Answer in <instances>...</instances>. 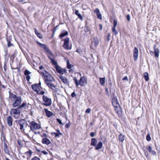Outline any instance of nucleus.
<instances>
[{
    "label": "nucleus",
    "instance_id": "obj_19",
    "mask_svg": "<svg viewBox=\"0 0 160 160\" xmlns=\"http://www.w3.org/2000/svg\"><path fill=\"white\" fill-rule=\"evenodd\" d=\"M91 146H95L96 145V143L97 142V141L96 139L92 138L91 140Z\"/></svg>",
    "mask_w": 160,
    "mask_h": 160
},
{
    "label": "nucleus",
    "instance_id": "obj_18",
    "mask_svg": "<svg viewBox=\"0 0 160 160\" xmlns=\"http://www.w3.org/2000/svg\"><path fill=\"white\" fill-rule=\"evenodd\" d=\"M147 149L150 153L152 155H155L156 154V152L154 150H152V148L151 146H149Z\"/></svg>",
    "mask_w": 160,
    "mask_h": 160
},
{
    "label": "nucleus",
    "instance_id": "obj_27",
    "mask_svg": "<svg viewBox=\"0 0 160 160\" xmlns=\"http://www.w3.org/2000/svg\"><path fill=\"white\" fill-rule=\"evenodd\" d=\"M35 34H36L37 36L40 38H42V34L39 32L38 31L35 29Z\"/></svg>",
    "mask_w": 160,
    "mask_h": 160
},
{
    "label": "nucleus",
    "instance_id": "obj_31",
    "mask_svg": "<svg viewBox=\"0 0 160 160\" xmlns=\"http://www.w3.org/2000/svg\"><path fill=\"white\" fill-rule=\"evenodd\" d=\"M62 133H57L55 132H53L52 133V135H54L55 137H59V135H62Z\"/></svg>",
    "mask_w": 160,
    "mask_h": 160
},
{
    "label": "nucleus",
    "instance_id": "obj_4",
    "mask_svg": "<svg viewBox=\"0 0 160 160\" xmlns=\"http://www.w3.org/2000/svg\"><path fill=\"white\" fill-rule=\"evenodd\" d=\"M41 83L40 81L38 84L32 85V89L37 92V93L39 95H43L44 91L41 90L42 88L41 86Z\"/></svg>",
    "mask_w": 160,
    "mask_h": 160
},
{
    "label": "nucleus",
    "instance_id": "obj_25",
    "mask_svg": "<svg viewBox=\"0 0 160 160\" xmlns=\"http://www.w3.org/2000/svg\"><path fill=\"white\" fill-rule=\"evenodd\" d=\"M154 48V52L155 53V55L156 57H158L159 54V50L158 48H155V47Z\"/></svg>",
    "mask_w": 160,
    "mask_h": 160
},
{
    "label": "nucleus",
    "instance_id": "obj_14",
    "mask_svg": "<svg viewBox=\"0 0 160 160\" xmlns=\"http://www.w3.org/2000/svg\"><path fill=\"white\" fill-rule=\"evenodd\" d=\"M42 142L44 144H46L47 145H49L51 143L50 141L47 138H43L42 140Z\"/></svg>",
    "mask_w": 160,
    "mask_h": 160
},
{
    "label": "nucleus",
    "instance_id": "obj_28",
    "mask_svg": "<svg viewBox=\"0 0 160 160\" xmlns=\"http://www.w3.org/2000/svg\"><path fill=\"white\" fill-rule=\"evenodd\" d=\"M51 60V62L52 64L55 66V67L58 65L56 61L54 59V58L50 59Z\"/></svg>",
    "mask_w": 160,
    "mask_h": 160
},
{
    "label": "nucleus",
    "instance_id": "obj_39",
    "mask_svg": "<svg viewBox=\"0 0 160 160\" xmlns=\"http://www.w3.org/2000/svg\"><path fill=\"white\" fill-rule=\"evenodd\" d=\"M117 23H118V21L116 20H114L113 21V28H116V27L117 26Z\"/></svg>",
    "mask_w": 160,
    "mask_h": 160
},
{
    "label": "nucleus",
    "instance_id": "obj_20",
    "mask_svg": "<svg viewBox=\"0 0 160 160\" xmlns=\"http://www.w3.org/2000/svg\"><path fill=\"white\" fill-rule=\"evenodd\" d=\"M4 150L5 152L7 154H9V150L8 148V146L6 143H4Z\"/></svg>",
    "mask_w": 160,
    "mask_h": 160
},
{
    "label": "nucleus",
    "instance_id": "obj_52",
    "mask_svg": "<svg viewBox=\"0 0 160 160\" xmlns=\"http://www.w3.org/2000/svg\"><path fill=\"white\" fill-rule=\"evenodd\" d=\"M42 137H43V138L47 137V135L46 134L44 133V134H43V135H42Z\"/></svg>",
    "mask_w": 160,
    "mask_h": 160
},
{
    "label": "nucleus",
    "instance_id": "obj_55",
    "mask_svg": "<svg viewBox=\"0 0 160 160\" xmlns=\"http://www.w3.org/2000/svg\"><path fill=\"white\" fill-rule=\"evenodd\" d=\"M58 132V133H61L60 131V130L59 129H57L56 130Z\"/></svg>",
    "mask_w": 160,
    "mask_h": 160
},
{
    "label": "nucleus",
    "instance_id": "obj_26",
    "mask_svg": "<svg viewBox=\"0 0 160 160\" xmlns=\"http://www.w3.org/2000/svg\"><path fill=\"white\" fill-rule=\"evenodd\" d=\"M75 13L81 20H82L83 18L81 15L79 13L78 10H76Z\"/></svg>",
    "mask_w": 160,
    "mask_h": 160
},
{
    "label": "nucleus",
    "instance_id": "obj_16",
    "mask_svg": "<svg viewBox=\"0 0 160 160\" xmlns=\"http://www.w3.org/2000/svg\"><path fill=\"white\" fill-rule=\"evenodd\" d=\"M46 52L47 53L48 57L50 59L54 58V55L49 49H48L47 51H46Z\"/></svg>",
    "mask_w": 160,
    "mask_h": 160
},
{
    "label": "nucleus",
    "instance_id": "obj_40",
    "mask_svg": "<svg viewBox=\"0 0 160 160\" xmlns=\"http://www.w3.org/2000/svg\"><path fill=\"white\" fill-rule=\"evenodd\" d=\"M147 140L148 141H150L151 140V137L149 134H148L146 136Z\"/></svg>",
    "mask_w": 160,
    "mask_h": 160
},
{
    "label": "nucleus",
    "instance_id": "obj_54",
    "mask_svg": "<svg viewBox=\"0 0 160 160\" xmlns=\"http://www.w3.org/2000/svg\"><path fill=\"white\" fill-rule=\"evenodd\" d=\"M69 72L70 73H72V72H73L72 70V69H70L69 70Z\"/></svg>",
    "mask_w": 160,
    "mask_h": 160
},
{
    "label": "nucleus",
    "instance_id": "obj_45",
    "mask_svg": "<svg viewBox=\"0 0 160 160\" xmlns=\"http://www.w3.org/2000/svg\"><path fill=\"white\" fill-rule=\"evenodd\" d=\"M127 19L128 20V21H130V15H128L127 16Z\"/></svg>",
    "mask_w": 160,
    "mask_h": 160
},
{
    "label": "nucleus",
    "instance_id": "obj_56",
    "mask_svg": "<svg viewBox=\"0 0 160 160\" xmlns=\"http://www.w3.org/2000/svg\"><path fill=\"white\" fill-rule=\"evenodd\" d=\"M43 67L42 66H41L40 67H39V68L40 69H42V68H43Z\"/></svg>",
    "mask_w": 160,
    "mask_h": 160
},
{
    "label": "nucleus",
    "instance_id": "obj_10",
    "mask_svg": "<svg viewBox=\"0 0 160 160\" xmlns=\"http://www.w3.org/2000/svg\"><path fill=\"white\" fill-rule=\"evenodd\" d=\"M64 43L63 47L64 48L67 50H70L71 47L69 45V38H66L64 40Z\"/></svg>",
    "mask_w": 160,
    "mask_h": 160
},
{
    "label": "nucleus",
    "instance_id": "obj_50",
    "mask_svg": "<svg viewBox=\"0 0 160 160\" xmlns=\"http://www.w3.org/2000/svg\"><path fill=\"white\" fill-rule=\"evenodd\" d=\"M70 125L69 123L66 124L65 125L66 128H68L70 127Z\"/></svg>",
    "mask_w": 160,
    "mask_h": 160
},
{
    "label": "nucleus",
    "instance_id": "obj_7",
    "mask_svg": "<svg viewBox=\"0 0 160 160\" xmlns=\"http://www.w3.org/2000/svg\"><path fill=\"white\" fill-rule=\"evenodd\" d=\"M20 109L17 107L16 108L12 109L10 111V114L15 119L18 118L20 115Z\"/></svg>",
    "mask_w": 160,
    "mask_h": 160
},
{
    "label": "nucleus",
    "instance_id": "obj_44",
    "mask_svg": "<svg viewBox=\"0 0 160 160\" xmlns=\"http://www.w3.org/2000/svg\"><path fill=\"white\" fill-rule=\"evenodd\" d=\"M26 76V78L27 80L28 81H29L30 80V79H31L30 76H29V75Z\"/></svg>",
    "mask_w": 160,
    "mask_h": 160
},
{
    "label": "nucleus",
    "instance_id": "obj_53",
    "mask_svg": "<svg viewBox=\"0 0 160 160\" xmlns=\"http://www.w3.org/2000/svg\"><path fill=\"white\" fill-rule=\"evenodd\" d=\"M99 26L100 27V30H102V25L101 24H100L99 25Z\"/></svg>",
    "mask_w": 160,
    "mask_h": 160
},
{
    "label": "nucleus",
    "instance_id": "obj_59",
    "mask_svg": "<svg viewBox=\"0 0 160 160\" xmlns=\"http://www.w3.org/2000/svg\"><path fill=\"white\" fill-rule=\"evenodd\" d=\"M6 160H10L8 158H6Z\"/></svg>",
    "mask_w": 160,
    "mask_h": 160
},
{
    "label": "nucleus",
    "instance_id": "obj_23",
    "mask_svg": "<svg viewBox=\"0 0 160 160\" xmlns=\"http://www.w3.org/2000/svg\"><path fill=\"white\" fill-rule=\"evenodd\" d=\"M100 83L102 86H103L105 82V78H99Z\"/></svg>",
    "mask_w": 160,
    "mask_h": 160
},
{
    "label": "nucleus",
    "instance_id": "obj_22",
    "mask_svg": "<svg viewBox=\"0 0 160 160\" xmlns=\"http://www.w3.org/2000/svg\"><path fill=\"white\" fill-rule=\"evenodd\" d=\"M55 67H56L57 71V72H58L59 73H60V74H63V71L62 70V69L60 67H59L58 65L56 66Z\"/></svg>",
    "mask_w": 160,
    "mask_h": 160
},
{
    "label": "nucleus",
    "instance_id": "obj_30",
    "mask_svg": "<svg viewBox=\"0 0 160 160\" xmlns=\"http://www.w3.org/2000/svg\"><path fill=\"white\" fill-rule=\"evenodd\" d=\"M119 140L122 142L124 139V137L122 134H120L118 137Z\"/></svg>",
    "mask_w": 160,
    "mask_h": 160
},
{
    "label": "nucleus",
    "instance_id": "obj_15",
    "mask_svg": "<svg viewBox=\"0 0 160 160\" xmlns=\"http://www.w3.org/2000/svg\"><path fill=\"white\" fill-rule=\"evenodd\" d=\"M94 12L96 13L97 17L98 18L100 19H102V15L98 9L96 8L94 11Z\"/></svg>",
    "mask_w": 160,
    "mask_h": 160
},
{
    "label": "nucleus",
    "instance_id": "obj_5",
    "mask_svg": "<svg viewBox=\"0 0 160 160\" xmlns=\"http://www.w3.org/2000/svg\"><path fill=\"white\" fill-rule=\"evenodd\" d=\"M16 122L17 123V125L20 126V129L22 132H25V129L24 128V126L27 127L28 123L27 121L24 119H21L19 120H17Z\"/></svg>",
    "mask_w": 160,
    "mask_h": 160
},
{
    "label": "nucleus",
    "instance_id": "obj_49",
    "mask_svg": "<svg viewBox=\"0 0 160 160\" xmlns=\"http://www.w3.org/2000/svg\"><path fill=\"white\" fill-rule=\"evenodd\" d=\"M8 47H10L12 45V44L10 42H8Z\"/></svg>",
    "mask_w": 160,
    "mask_h": 160
},
{
    "label": "nucleus",
    "instance_id": "obj_57",
    "mask_svg": "<svg viewBox=\"0 0 160 160\" xmlns=\"http://www.w3.org/2000/svg\"><path fill=\"white\" fill-rule=\"evenodd\" d=\"M4 68L5 70H6V66H5L4 67Z\"/></svg>",
    "mask_w": 160,
    "mask_h": 160
},
{
    "label": "nucleus",
    "instance_id": "obj_12",
    "mask_svg": "<svg viewBox=\"0 0 160 160\" xmlns=\"http://www.w3.org/2000/svg\"><path fill=\"white\" fill-rule=\"evenodd\" d=\"M7 124L9 127L12 126V124L13 119L10 116H8L7 118Z\"/></svg>",
    "mask_w": 160,
    "mask_h": 160
},
{
    "label": "nucleus",
    "instance_id": "obj_24",
    "mask_svg": "<svg viewBox=\"0 0 160 160\" xmlns=\"http://www.w3.org/2000/svg\"><path fill=\"white\" fill-rule=\"evenodd\" d=\"M68 34V32L67 31H64L62 32L61 34L59 35V37L61 38H62L66 35Z\"/></svg>",
    "mask_w": 160,
    "mask_h": 160
},
{
    "label": "nucleus",
    "instance_id": "obj_17",
    "mask_svg": "<svg viewBox=\"0 0 160 160\" xmlns=\"http://www.w3.org/2000/svg\"><path fill=\"white\" fill-rule=\"evenodd\" d=\"M44 112L46 113V115L48 117H50L53 114V113L52 112L49 111L48 109L46 108L44 109Z\"/></svg>",
    "mask_w": 160,
    "mask_h": 160
},
{
    "label": "nucleus",
    "instance_id": "obj_33",
    "mask_svg": "<svg viewBox=\"0 0 160 160\" xmlns=\"http://www.w3.org/2000/svg\"><path fill=\"white\" fill-rule=\"evenodd\" d=\"M67 68H68L70 69L73 66L69 62V61L68 59H67Z\"/></svg>",
    "mask_w": 160,
    "mask_h": 160
},
{
    "label": "nucleus",
    "instance_id": "obj_34",
    "mask_svg": "<svg viewBox=\"0 0 160 160\" xmlns=\"http://www.w3.org/2000/svg\"><path fill=\"white\" fill-rule=\"evenodd\" d=\"M32 153V151L30 150L29 152H25V154L28 156V157H30L31 156Z\"/></svg>",
    "mask_w": 160,
    "mask_h": 160
},
{
    "label": "nucleus",
    "instance_id": "obj_9",
    "mask_svg": "<svg viewBox=\"0 0 160 160\" xmlns=\"http://www.w3.org/2000/svg\"><path fill=\"white\" fill-rule=\"evenodd\" d=\"M43 100V104L47 106H50L52 104V100L51 98L48 97L43 95L42 97Z\"/></svg>",
    "mask_w": 160,
    "mask_h": 160
},
{
    "label": "nucleus",
    "instance_id": "obj_41",
    "mask_svg": "<svg viewBox=\"0 0 160 160\" xmlns=\"http://www.w3.org/2000/svg\"><path fill=\"white\" fill-rule=\"evenodd\" d=\"M57 121L60 124L62 125H63L64 124L62 123V121L61 119L59 118H57Z\"/></svg>",
    "mask_w": 160,
    "mask_h": 160
},
{
    "label": "nucleus",
    "instance_id": "obj_43",
    "mask_svg": "<svg viewBox=\"0 0 160 160\" xmlns=\"http://www.w3.org/2000/svg\"><path fill=\"white\" fill-rule=\"evenodd\" d=\"M91 111V109L90 108H88L85 111V112L86 113H89Z\"/></svg>",
    "mask_w": 160,
    "mask_h": 160
},
{
    "label": "nucleus",
    "instance_id": "obj_60",
    "mask_svg": "<svg viewBox=\"0 0 160 160\" xmlns=\"http://www.w3.org/2000/svg\"><path fill=\"white\" fill-rule=\"evenodd\" d=\"M110 34L109 33V34H108V36H110Z\"/></svg>",
    "mask_w": 160,
    "mask_h": 160
},
{
    "label": "nucleus",
    "instance_id": "obj_37",
    "mask_svg": "<svg viewBox=\"0 0 160 160\" xmlns=\"http://www.w3.org/2000/svg\"><path fill=\"white\" fill-rule=\"evenodd\" d=\"M31 73V72L28 70H26L24 71V74L25 76L29 75Z\"/></svg>",
    "mask_w": 160,
    "mask_h": 160
},
{
    "label": "nucleus",
    "instance_id": "obj_47",
    "mask_svg": "<svg viewBox=\"0 0 160 160\" xmlns=\"http://www.w3.org/2000/svg\"><path fill=\"white\" fill-rule=\"evenodd\" d=\"M122 80H126V81H128V77L127 76L125 77L124 78H123L122 79Z\"/></svg>",
    "mask_w": 160,
    "mask_h": 160
},
{
    "label": "nucleus",
    "instance_id": "obj_11",
    "mask_svg": "<svg viewBox=\"0 0 160 160\" xmlns=\"http://www.w3.org/2000/svg\"><path fill=\"white\" fill-rule=\"evenodd\" d=\"M138 50L137 47H135L133 51V58L135 61L137 60L138 57Z\"/></svg>",
    "mask_w": 160,
    "mask_h": 160
},
{
    "label": "nucleus",
    "instance_id": "obj_13",
    "mask_svg": "<svg viewBox=\"0 0 160 160\" xmlns=\"http://www.w3.org/2000/svg\"><path fill=\"white\" fill-rule=\"evenodd\" d=\"M60 78L61 79V81L65 85L69 86V82L68 79L65 77L62 76H61L60 77Z\"/></svg>",
    "mask_w": 160,
    "mask_h": 160
},
{
    "label": "nucleus",
    "instance_id": "obj_29",
    "mask_svg": "<svg viewBox=\"0 0 160 160\" xmlns=\"http://www.w3.org/2000/svg\"><path fill=\"white\" fill-rule=\"evenodd\" d=\"M145 80L146 81H148L149 80V78L148 77V74L147 72H145L143 74Z\"/></svg>",
    "mask_w": 160,
    "mask_h": 160
},
{
    "label": "nucleus",
    "instance_id": "obj_48",
    "mask_svg": "<svg viewBox=\"0 0 160 160\" xmlns=\"http://www.w3.org/2000/svg\"><path fill=\"white\" fill-rule=\"evenodd\" d=\"M71 96L72 97H74L76 96V94L74 92H73L71 94Z\"/></svg>",
    "mask_w": 160,
    "mask_h": 160
},
{
    "label": "nucleus",
    "instance_id": "obj_21",
    "mask_svg": "<svg viewBox=\"0 0 160 160\" xmlns=\"http://www.w3.org/2000/svg\"><path fill=\"white\" fill-rule=\"evenodd\" d=\"M102 146V144L101 142H99L98 145L96 146L95 149L98 150L101 149Z\"/></svg>",
    "mask_w": 160,
    "mask_h": 160
},
{
    "label": "nucleus",
    "instance_id": "obj_38",
    "mask_svg": "<svg viewBox=\"0 0 160 160\" xmlns=\"http://www.w3.org/2000/svg\"><path fill=\"white\" fill-rule=\"evenodd\" d=\"M112 31L114 33V34L115 35H117L118 33V32L116 30L115 28H112Z\"/></svg>",
    "mask_w": 160,
    "mask_h": 160
},
{
    "label": "nucleus",
    "instance_id": "obj_2",
    "mask_svg": "<svg viewBox=\"0 0 160 160\" xmlns=\"http://www.w3.org/2000/svg\"><path fill=\"white\" fill-rule=\"evenodd\" d=\"M9 98L12 101V106L13 107H19L21 105L22 99L20 97L12 93H10Z\"/></svg>",
    "mask_w": 160,
    "mask_h": 160
},
{
    "label": "nucleus",
    "instance_id": "obj_6",
    "mask_svg": "<svg viewBox=\"0 0 160 160\" xmlns=\"http://www.w3.org/2000/svg\"><path fill=\"white\" fill-rule=\"evenodd\" d=\"M73 80L77 87H78L79 85L84 86L87 83V78L85 77H81L79 81L77 80L76 78H74Z\"/></svg>",
    "mask_w": 160,
    "mask_h": 160
},
{
    "label": "nucleus",
    "instance_id": "obj_51",
    "mask_svg": "<svg viewBox=\"0 0 160 160\" xmlns=\"http://www.w3.org/2000/svg\"><path fill=\"white\" fill-rule=\"evenodd\" d=\"M42 153L43 154H45V155H46L47 154H48V152H46V151H42Z\"/></svg>",
    "mask_w": 160,
    "mask_h": 160
},
{
    "label": "nucleus",
    "instance_id": "obj_58",
    "mask_svg": "<svg viewBox=\"0 0 160 160\" xmlns=\"http://www.w3.org/2000/svg\"><path fill=\"white\" fill-rule=\"evenodd\" d=\"M38 44L40 46H41V45L42 44L40 42H38Z\"/></svg>",
    "mask_w": 160,
    "mask_h": 160
},
{
    "label": "nucleus",
    "instance_id": "obj_32",
    "mask_svg": "<svg viewBox=\"0 0 160 160\" xmlns=\"http://www.w3.org/2000/svg\"><path fill=\"white\" fill-rule=\"evenodd\" d=\"M27 105V103L26 102H23L21 105H20L18 107L20 109L24 107Z\"/></svg>",
    "mask_w": 160,
    "mask_h": 160
},
{
    "label": "nucleus",
    "instance_id": "obj_1",
    "mask_svg": "<svg viewBox=\"0 0 160 160\" xmlns=\"http://www.w3.org/2000/svg\"><path fill=\"white\" fill-rule=\"evenodd\" d=\"M41 74L44 77L45 83L48 87L54 92H56L57 86L53 83L54 80L52 76L47 72L46 73L42 72Z\"/></svg>",
    "mask_w": 160,
    "mask_h": 160
},
{
    "label": "nucleus",
    "instance_id": "obj_36",
    "mask_svg": "<svg viewBox=\"0 0 160 160\" xmlns=\"http://www.w3.org/2000/svg\"><path fill=\"white\" fill-rule=\"evenodd\" d=\"M99 41L98 40H95V41L92 42V44H93L94 46L96 47L97 46L98 44Z\"/></svg>",
    "mask_w": 160,
    "mask_h": 160
},
{
    "label": "nucleus",
    "instance_id": "obj_42",
    "mask_svg": "<svg viewBox=\"0 0 160 160\" xmlns=\"http://www.w3.org/2000/svg\"><path fill=\"white\" fill-rule=\"evenodd\" d=\"M31 160H40V158H38V157L35 156L34 157H33V158H32L31 159Z\"/></svg>",
    "mask_w": 160,
    "mask_h": 160
},
{
    "label": "nucleus",
    "instance_id": "obj_46",
    "mask_svg": "<svg viewBox=\"0 0 160 160\" xmlns=\"http://www.w3.org/2000/svg\"><path fill=\"white\" fill-rule=\"evenodd\" d=\"M90 135L92 137H93L95 135V133L93 132H92L90 133Z\"/></svg>",
    "mask_w": 160,
    "mask_h": 160
},
{
    "label": "nucleus",
    "instance_id": "obj_8",
    "mask_svg": "<svg viewBox=\"0 0 160 160\" xmlns=\"http://www.w3.org/2000/svg\"><path fill=\"white\" fill-rule=\"evenodd\" d=\"M29 122L30 125L28 127H30L31 131H35L41 128V125L35 121H32Z\"/></svg>",
    "mask_w": 160,
    "mask_h": 160
},
{
    "label": "nucleus",
    "instance_id": "obj_35",
    "mask_svg": "<svg viewBox=\"0 0 160 160\" xmlns=\"http://www.w3.org/2000/svg\"><path fill=\"white\" fill-rule=\"evenodd\" d=\"M42 48H43L45 52L48 49L47 47L45 45L43 44H42L41 45V46Z\"/></svg>",
    "mask_w": 160,
    "mask_h": 160
},
{
    "label": "nucleus",
    "instance_id": "obj_3",
    "mask_svg": "<svg viewBox=\"0 0 160 160\" xmlns=\"http://www.w3.org/2000/svg\"><path fill=\"white\" fill-rule=\"evenodd\" d=\"M112 103L114 108V109L116 113L118 114L121 113V108L117 98L116 97H114L112 99Z\"/></svg>",
    "mask_w": 160,
    "mask_h": 160
}]
</instances>
